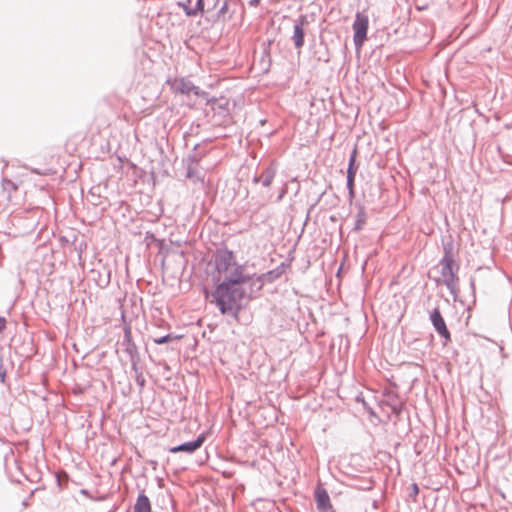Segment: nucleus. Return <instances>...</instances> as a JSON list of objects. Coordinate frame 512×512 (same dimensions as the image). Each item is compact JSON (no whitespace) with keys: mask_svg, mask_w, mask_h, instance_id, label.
Masks as SVG:
<instances>
[{"mask_svg":"<svg viewBox=\"0 0 512 512\" xmlns=\"http://www.w3.org/2000/svg\"><path fill=\"white\" fill-rule=\"evenodd\" d=\"M205 439H206V434L201 433L197 436L196 439L181 443L176 446H172L168 449V451L173 454L182 452V453H186V454L190 455V454L195 453L198 449L201 448Z\"/></svg>","mask_w":512,"mask_h":512,"instance_id":"10","label":"nucleus"},{"mask_svg":"<svg viewBox=\"0 0 512 512\" xmlns=\"http://www.w3.org/2000/svg\"><path fill=\"white\" fill-rule=\"evenodd\" d=\"M168 83L173 92L182 95H189L190 93H194L196 88V85H194L192 81L184 77L168 80Z\"/></svg>","mask_w":512,"mask_h":512,"instance_id":"13","label":"nucleus"},{"mask_svg":"<svg viewBox=\"0 0 512 512\" xmlns=\"http://www.w3.org/2000/svg\"><path fill=\"white\" fill-rule=\"evenodd\" d=\"M195 96H198V97H201L203 99H205L207 101V98H210L209 97V93L204 91V90H201L198 86H196L195 88V91L193 93Z\"/></svg>","mask_w":512,"mask_h":512,"instance_id":"32","label":"nucleus"},{"mask_svg":"<svg viewBox=\"0 0 512 512\" xmlns=\"http://www.w3.org/2000/svg\"><path fill=\"white\" fill-rule=\"evenodd\" d=\"M227 10H228V4H227V1H225L223 3V5L221 6V8L219 9L217 16L219 17L220 15L225 14L227 12Z\"/></svg>","mask_w":512,"mask_h":512,"instance_id":"38","label":"nucleus"},{"mask_svg":"<svg viewBox=\"0 0 512 512\" xmlns=\"http://www.w3.org/2000/svg\"><path fill=\"white\" fill-rule=\"evenodd\" d=\"M218 282L211 292L212 302L222 315L231 316L238 320L241 311L247 307L251 300L255 299V295L247 293L243 285H237L226 279Z\"/></svg>","mask_w":512,"mask_h":512,"instance_id":"1","label":"nucleus"},{"mask_svg":"<svg viewBox=\"0 0 512 512\" xmlns=\"http://www.w3.org/2000/svg\"><path fill=\"white\" fill-rule=\"evenodd\" d=\"M261 0H249L248 4L250 7H257Z\"/></svg>","mask_w":512,"mask_h":512,"instance_id":"41","label":"nucleus"},{"mask_svg":"<svg viewBox=\"0 0 512 512\" xmlns=\"http://www.w3.org/2000/svg\"><path fill=\"white\" fill-rule=\"evenodd\" d=\"M291 259H287L281 262L276 268L265 272L266 281L268 284H272L280 279L285 273L286 269L290 267Z\"/></svg>","mask_w":512,"mask_h":512,"instance_id":"15","label":"nucleus"},{"mask_svg":"<svg viewBox=\"0 0 512 512\" xmlns=\"http://www.w3.org/2000/svg\"><path fill=\"white\" fill-rule=\"evenodd\" d=\"M207 105L213 110V119L218 125L226 126L231 121V114L229 110V100L221 98H207Z\"/></svg>","mask_w":512,"mask_h":512,"instance_id":"3","label":"nucleus"},{"mask_svg":"<svg viewBox=\"0 0 512 512\" xmlns=\"http://www.w3.org/2000/svg\"><path fill=\"white\" fill-rule=\"evenodd\" d=\"M204 11V0H196V4L193 7V10L187 11V16L192 17L196 16L198 13H202Z\"/></svg>","mask_w":512,"mask_h":512,"instance_id":"28","label":"nucleus"},{"mask_svg":"<svg viewBox=\"0 0 512 512\" xmlns=\"http://www.w3.org/2000/svg\"><path fill=\"white\" fill-rule=\"evenodd\" d=\"M418 493H419V487L416 483H412L411 484V493H410V497H412L414 499V501L416 500V497L418 496Z\"/></svg>","mask_w":512,"mask_h":512,"instance_id":"34","label":"nucleus"},{"mask_svg":"<svg viewBox=\"0 0 512 512\" xmlns=\"http://www.w3.org/2000/svg\"><path fill=\"white\" fill-rule=\"evenodd\" d=\"M469 284H470L472 294L474 295L475 294V279L473 277L470 278Z\"/></svg>","mask_w":512,"mask_h":512,"instance_id":"40","label":"nucleus"},{"mask_svg":"<svg viewBox=\"0 0 512 512\" xmlns=\"http://www.w3.org/2000/svg\"><path fill=\"white\" fill-rule=\"evenodd\" d=\"M124 336L122 340V347L124 351L128 354L131 365L137 364L141 362L140 353L135 342L132 339L131 327L128 324L124 325Z\"/></svg>","mask_w":512,"mask_h":512,"instance_id":"8","label":"nucleus"},{"mask_svg":"<svg viewBox=\"0 0 512 512\" xmlns=\"http://www.w3.org/2000/svg\"><path fill=\"white\" fill-rule=\"evenodd\" d=\"M356 158H357V148L356 146L353 148V150L351 151L350 153V156H349V161H348V167H347V175L348 176H353L355 177L356 176V172L358 170V165L356 163Z\"/></svg>","mask_w":512,"mask_h":512,"instance_id":"22","label":"nucleus"},{"mask_svg":"<svg viewBox=\"0 0 512 512\" xmlns=\"http://www.w3.org/2000/svg\"><path fill=\"white\" fill-rule=\"evenodd\" d=\"M7 320L5 317L0 316V333H2L6 328Z\"/></svg>","mask_w":512,"mask_h":512,"instance_id":"39","label":"nucleus"},{"mask_svg":"<svg viewBox=\"0 0 512 512\" xmlns=\"http://www.w3.org/2000/svg\"><path fill=\"white\" fill-rule=\"evenodd\" d=\"M443 257L441 262L455 261L454 240L451 235L442 238Z\"/></svg>","mask_w":512,"mask_h":512,"instance_id":"16","label":"nucleus"},{"mask_svg":"<svg viewBox=\"0 0 512 512\" xmlns=\"http://www.w3.org/2000/svg\"><path fill=\"white\" fill-rule=\"evenodd\" d=\"M309 24L307 15L301 14L297 19L294 20L293 33L291 41L293 42L294 48L301 53V49L305 45V26Z\"/></svg>","mask_w":512,"mask_h":512,"instance_id":"7","label":"nucleus"},{"mask_svg":"<svg viewBox=\"0 0 512 512\" xmlns=\"http://www.w3.org/2000/svg\"><path fill=\"white\" fill-rule=\"evenodd\" d=\"M439 264L442 266L441 275L443 277V283L449 290L450 294L454 297L457 295V283L459 281V277L457 275L459 271V264L456 261H448L441 262Z\"/></svg>","mask_w":512,"mask_h":512,"instance_id":"4","label":"nucleus"},{"mask_svg":"<svg viewBox=\"0 0 512 512\" xmlns=\"http://www.w3.org/2000/svg\"><path fill=\"white\" fill-rule=\"evenodd\" d=\"M61 241L67 242V243L69 242V240L66 237H61Z\"/></svg>","mask_w":512,"mask_h":512,"instance_id":"48","label":"nucleus"},{"mask_svg":"<svg viewBox=\"0 0 512 512\" xmlns=\"http://www.w3.org/2000/svg\"><path fill=\"white\" fill-rule=\"evenodd\" d=\"M279 168V163L276 159H271L267 162H264L261 165V172L255 173L252 177V182L254 184H259L264 188H270Z\"/></svg>","mask_w":512,"mask_h":512,"instance_id":"6","label":"nucleus"},{"mask_svg":"<svg viewBox=\"0 0 512 512\" xmlns=\"http://www.w3.org/2000/svg\"><path fill=\"white\" fill-rule=\"evenodd\" d=\"M356 207L358 208V211L355 215V223H354L353 230L358 232V231H361L363 229L364 225L366 224L367 213H366L364 205H362L361 203H356Z\"/></svg>","mask_w":512,"mask_h":512,"instance_id":"20","label":"nucleus"},{"mask_svg":"<svg viewBox=\"0 0 512 512\" xmlns=\"http://www.w3.org/2000/svg\"><path fill=\"white\" fill-rule=\"evenodd\" d=\"M329 512H336V511L334 510V508H332V511H329Z\"/></svg>","mask_w":512,"mask_h":512,"instance_id":"50","label":"nucleus"},{"mask_svg":"<svg viewBox=\"0 0 512 512\" xmlns=\"http://www.w3.org/2000/svg\"><path fill=\"white\" fill-rule=\"evenodd\" d=\"M131 369L135 374V381L139 387V393H142V391L145 387V384H146V380L143 375V368H142V366H140V363H137V364L131 365Z\"/></svg>","mask_w":512,"mask_h":512,"instance_id":"21","label":"nucleus"},{"mask_svg":"<svg viewBox=\"0 0 512 512\" xmlns=\"http://www.w3.org/2000/svg\"><path fill=\"white\" fill-rule=\"evenodd\" d=\"M35 491H37V488L32 490L30 492V494L28 495V497L22 501V506L23 507H28L30 505L29 500L33 497Z\"/></svg>","mask_w":512,"mask_h":512,"instance_id":"36","label":"nucleus"},{"mask_svg":"<svg viewBox=\"0 0 512 512\" xmlns=\"http://www.w3.org/2000/svg\"><path fill=\"white\" fill-rule=\"evenodd\" d=\"M72 246L75 251H77L79 258H81V255L83 251L87 248V243L85 241H78L77 236H73Z\"/></svg>","mask_w":512,"mask_h":512,"instance_id":"26","label":"nucleus"},{"mask_svg":"<svg viewBox=\"0 0 512 512\" xmlns=\"http://www.w3.org/2000/svg\"><path fill=\"white\" fill-rule=\"evenodd\" d=\"M254 275L252 279L248 282L250 284V289L248 293H252L257 298L260 295L261 290L263 289L265 284H268L266 281L265 273L257 275L256 273H252Z\"/></svg>","mask_w":512,"mask_h":512,"instance_id":"17","label":"nucleus"},{"mask_svg":"<svg viewBox=\"0 0 512 512\" xmlns=\"http://www.w3.org/2000/svg\"><path fill=\"white\" fill-rule=\"evenodd\" d=\"M429 319L431 321L432 326L435 331L438 333L440 337L445 339L446 342L451 341V334L447 328L446 322L441 314V311L438 307L434 308L430 312Z\"/></svg>","mask_w":512,"mask_h":512,"instance_id":"9","label":"nucleus"},{"mask_svg":"<svg viewBox=\"0 0 512 512\" xmlns=\"http://www.w3.org/2000/svg\"><path fill=\"white\" fill-rule=\"evenodd\" d=\"M6 379V369L3 366V362H0V383H4Z\"/></svg>","mask_w":512,"mask_h":512,"instance_id":"35","label":"nucleus"},{"mask_svg":"<svg viewBox=\"0 0 512 512\" xmlns=\"http://www.w3.org/2000/svg\"><path fill=\"white\" fill-rule=\"evenodd\" d=\"M204 294H205L206 297H208L209 296V291L207 289H205L204 290Z\"/></svg>","mask_w":512,"mask_h":512,"instance_id":"49","label":"nucleus"},{"mask_svg":"<svg viewBox=\"0 0 512 512\" xmlns=\"http://www.w3.org/2000/svg\"><path fill=\"white\" fill-rule=\"evenodd\" d=\"M110 275H111V271L110 270H107L106 271V275L105 277H103L100 273H99V280L97 282L98 286L104 288L106 286L109 285L110 283Z\"/></svg>","mask_w":512,"mask_h":512,"instance_id":"29","label":"nucleus"},{"mask_svg":"<svg viewBox=\"0 0 512 512\" xmlns=\"http://www.w3.org/2000/svg\"><path fill=\"white\" fill-rule=\"evenodd\" d=\"M314 500L318 512H329L332 511V504L330 496L326 488L322 484H317L314 489Z\"/></svg>","mask_w":512,"mask_h":512,"instance_id":"11","label":"nucleus"},{"mask_svg":"<svg viewBox=\"0 0 512 512\" xmlns=\"http://www.w3.org/2000/svg\"><path fill=\"white\" fill-rule=\"evenodd\" d=\"M325 194V191L319 194L316 200H313V203L309 206L307 215L305 217L304 225H306L307 221L309 220L311 211L319 204L321 201L322 196Z\"/></svg>","mask_w":512,"mask_h":512,"instance_id":"30","label":"nucleus"},{"mask_svg":"<svg viewBox=\"0 0 512 512\" xmlns=\"http://www.w3.org/2000/svg\"><path fill=\"white\" fill-rule=\"evenodd\" d=\"M81 493L84 494V495H88L89 492L86 489H82Z\"/></svg>","mask_w":512,"mask_h":512,"instance_id":"47","label":"nucleus"},{"mask_svg":"<svg viewBox=\"0 0 512 512\" xmlns=\"http://www.w3.org/2000/svg\"><path fill=\"white\" fill-rule=\"evenodd\" d=\"M133 512H152L150 499L144 490L139 491Z\"/></svg>","mask_w":512,"mask_h":512,"instance_id":"18","label":"nucleus"},{"mask_svg":"<svg viewBox=\"0 0 512 512\" xmlns=\"http://www.w3.org/2000/svg\"><path fill=\"white\" fill-rule=\"evenodd\" d=\"M346 187L348 191H351L352 189H355V177L348 176L346 177Z\"/></svg>","mask_w":512,"mask_h":512,"instance_id":"33","label":"nucleus"},{"mask_svg":"<svg viewBox=\"0 0 512 512\" xmlns=\"http://www.w3.org/2000/svg\"><path fill=\"white\" fill-rule=\"evenodd\" d=\"M285 193H286V189H285V188H283V189H282V191L280 192V194L278 195V197H277L276 201H277V202L281 201V200L283 199V197H284Z\"/></svg>","mask_w":512,"mask_h":512,"instance_id":"42","label":"nucleus"},{"mask_svg":"<svg viewBox=\"0 0 512 512\" xmlns=\"http://www.w3.org/2000/svg\"><path fill=\"white\" fill-rule=\"evenodd\" d=\"M387 406L390 407L391 409V412L396 415V416H399L403 409H404V404L403 402L401 401V399L395 401V402H392L390 404H387Z\"/></svg>","mask_w":512,"mask_h":512,"instance_id":"27","label":"nucleus"},{"mask_svg":"<svg viewBox=\"0 0 512 512\" xmlns=\"http://www.w3.org/2000/svg\"><path fill=\"white\" fill-rule=\"evenodd\" d=\"M234 268L231 271V273L224 277V279L233 282L237 285H245L248 283L254 275H250L249 273L245 272V266L243 264H235L233 265Z\"/></svg>","mask_w":512,"mask_h":512,"instance_id":"12","label":"nucleus"},{"mask_svg":"<svg viewBox=\"0 0 512 512\" xmlns=\"http://www.w3.org/2000/svg\"><path fill=\"white\" fill-rule=\"evenodd\" d=\"M382 395L386 398L384 401L386 405L400 399L398 392L393 388H385Z\"/></svg>","mask_w":512,"mask_h":512,"instance_id":"24","label":"nucleus"},{"mask_svg":"<svg viewBox=\"0 0 512 512\" xmlns=\"http://www.w3.org/2000/svg\"><path fill=\"white\" fill-rule=\"evenodd\" d=\"M206 155L205 150H200V144L197 143L192 148L191 152L183 159L184 164H196L199 165L202 158Z\"/></svg>","mask_w":512,"mask_h":512,"instance_id":"19","label":"nucleus"},{"mask_svg":"<svg viewBox=\"0 0 512 512\" xmlns=\"http://www.w3.org/2000/svg\"><path fill=\"white\" fill-rule=\"evenodd\" d=\"M190 4H191V0H185V1L178 2V6L184 10L186 15H187L188 10H193V7H191Z\"/></svg>","mask_w":512,"mask_h":512,"instance_id":"31","label":"nucleus"},{"mask_svg":"<svg viewBox=\"0 0 512 512\" xmlns=\"http://www.w3.org/2000/svg\"><path fill=\"white\" fill-rule=\"evenodd\" d=\"M181 338L180 335H176L174 333H167L162 336H153L152 340L157 345L167 344L173 341H177Z\"/></svg>","mask_w":512,"mask_h":512,"instance_id":"23","label":"nucleus"},{"mask_svg":"<svg viewBox=\"0 0 512 512\" xmlns=\"http://www.w3.org/2000/svg\"><path fill=\"white\" fill-rule=\"evenodd\" d=\"M273 43L272 39H267L261 44V57L259 60L260 70L263 74H267L272 66V58H271V45Z\"/></svg>","mask_w":512,"mask_h":512,"instance_id":"14","label":"nucleus"},{"mask_svg":"<svg viewBox=\"0 0 512 512\" xmlns=\"http://www.w3.org/2000/svg\"><path fill=\"white\" fill-rule=\"evenodd\" d=\"M368 28V16L364 12H357L355 15L354 22L352 24L353 42L357 50L360 49L363 46L364 42L367 40Z\"/></svg>","mask_w":512,"mask_h":512,"instance_id":"5","label":"nucleus"},{"mask_svg":"<svg viewBox=\"0 0 512 512\" xmlns=\"http://www.w3.org/2000/svg\"><path fill=\"white\" fill-rule=\"evenodd\" d=\"M184 165L186 167V178H189V179H194V178L200 179V177H199V170H198V166L199 165H196V164H184Z\"/></svg>","mask_w":512,"mask_h":512,"instance_id":"25","label":"nucleus"},{"mask_svg":"<svg viewBox=\"0 0 512 512\" xmlns=\"http://www.w3.org/2000/svg\"><path fill=\"white\" fill-rule=\"evenodd\" d=\"M318 60L327 63L329 62L330 58L328 55H325V57H318Z\"/></svg>","mask_w":512,"mask_h":512,"instance_id":"45","label":"nucleus"},{"mask_svg":"<svg viewBox=\"0 0 512 512\" xmlns=\"http://www.w3.org/2000/svg\"><path fill=\"white\" fill-rule=\"evenodd\" d=\"M211 263L218 274L217 276L213 275V280L220 281V276L226 274L235 264L234 252L228 249L226 245H223L212 253Z\"/></svg>","mask_w":512,"mask_h":512,"instance_id":"2","label":"nucleus"},{"mask_svg":"<svg viewBox=\"0 0 512 512\" xmlns=\"http://www.w3.org/2000/svg\"><path fill=\"white\" fill-rule=\"evenodd\" d=\"M145 238L146 239H151L152 241L157 242L160 245L163 243V240H160V239L156 238L155 235L153 233H151V232H147Z\"/></svg>","mask_w":512,"mask_h":512,"instance_id":"37","label":"nucleus"},{"mask_svg":"<svg viewBox=\"0 0 512 512\" xmlns=\"http://www.w3.org/2000/svg\"><path fill=\"white\" fill-rule=\"evenodd\" d=\"M348 196H349V200L351 202L353 200V198L355 197V189L348 191Z\"/></svg>","mask_w":512,"mask_h":512,"instance_id":"44","label":"nucleus"},{"mask_svg":"<svg viewBox=\"0 0 512 512\" xmlns=\"http://www.w3.org/2000/svg\"><path fill=\"white\" fill-rule=\"evenodd\" d=\"M361 488H362V489H364V490H370V489H372V488H373V482H372V481H368V482H367V485H366V486H363V487H361Z\"/></svg>","mask_w":512,"mask_h":512,"instance_id":"43","label":"nucleus"},{"mask_svg":"<svg viewBox=\"0 0 512 512\" xmlns=\"http://www.w3.org/2000/svg\"><path fill=\"white\" fill-rule=\"evenodd\" d=\"M7 183L11 185L14 190L17 189L16 185L12 181L8 180Z\"/></svg>","mask_w":512,"mask_h":512,"instance_id":"46","label":"nucleus"}]
</instances>
